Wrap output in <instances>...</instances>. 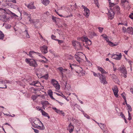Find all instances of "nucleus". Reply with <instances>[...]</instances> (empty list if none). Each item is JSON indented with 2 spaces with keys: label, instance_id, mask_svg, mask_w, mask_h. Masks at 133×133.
Returning <instances> with one entry per match:
<instances>
[{
  "label": "nucleus",
  "instance_id": "f257e3e1",
  "mask_svg": "<svg viewBox=\"0 0 133 133\" xmlns=\"http://www.w3.org/2000/svg\"><path fill=\"white\" fill-rule=\"evenodd\" d=\"M31 59L30 58H26L25 60V61L30 66H33L34 67H36L38 66V64L34 59L33 60L31 61Z\"/></svg>",
  "mask_w": 133,
  "mask_h": 133
},
{
  "label": "nucleus",
  "instance_id": "f03ea898",
  "mask_svg": "<svg viewBox=\"0 0 133 133\" xmlns=\"http://www.w3.org/2000/svg\"><path fill=\"white\" fill-rule=\"evenodd\" d=\"M33 122L32 123V126L34 128H36L39 125H42V123L40 121L39 119L37 118H35L33 119L32 120Z\"/></svg>",
  "mask_w": 133,
  "mask_h": 133
},
{
  "label": "nucleus",
  "instance_id": "7ed1b4c3",
  "mask_svg": "<svg viewBox=\"0 0 133 133\" xmlns=\"http://www.w3.org/2000/svg\"><path fill=\"white\" fill-rule=\"evenodd\" d=\"M72 43L73 45L77 49H82V45L79 42L77 41H73Z\"/></svg>",
  "mask_w": 133,
  "mask_h": 133
},
{
  "label": "nucleus",
  "instance_id": "20e7f679",
  "mask_svg": "<svg viewBox=\"0 0 133 133\" xmlns=\"http://www.w3.org/2000/svg\"><path fill=\"white\" fill-rule=\"evenodd\" d=\"M51 83L56 89L59 90L60 89V85L58 82L56 80L54 79H52L51 81Z\"/></svg>",
  "mask_w": 133,
  "mask_h": 133
},
{
  "label": "nucleus",
  "instance_id": "39448f33",
  "mask_svg": "<svg viewBox=\"0 0 133 133\" xmlns=\"http://www.w3.org/2000/svg\"><path fill=\"white\" fill-rule=\"evenodd\" d=\"M98 74L100 81L101 83H103L104 84H107V83L106 81L105 77L102 74Z\"/></svg>",
  "mask_w": 133,
  "mask_h": 133
},
{
  "label": "nucleus",
  "instance_id": "423d86ee",
  "mask_svg": "<svg viewBox=\"0 0 133 133\" xmlns=\"http://www.w3.org/2000/svg\"><path fill=\"white\" fill-rule=\"evenodd\" d=\"M82 7L84 9V15L87 17H88L90 14L89 10L85 6L82 5Z\"/></svg>",
  "mask_w": 133,
  "mask_h": 133
},
{
  "label": "nucleus",
  "instance_id": "0eeeda50",
  "mask_svg": "<svg viewBox=\"0 0 133 133\" xmlns=\"http://www.w3.org/2000/svg\"><path fill=\"white\" fill-rule=\"evenodd\" d=\"M77 39L79 40H81L83 42H85L87 43L88 42H89V43L88 44L89 45H90L91 44V42L90 40L88 39V38L86 37H82L81 38H77Z\"/></svg>",
  "mask_w": 133,
  "mask_h": 133
},
{
  "label": "nucleus",
  "instance_id": "6e6552de",
  "mask_svg": "<svg viewBox=\"0 0 133 133\" xmlns=\"http://www.w3.org/2000/svg\"><path fill=\"white\" fill-rule=\"evenodd\" d=\"M40 50L43 54H46L48 52V47L45 45H44L41 47Z\"/></svg>",
  "mask_w": 133,
  "mask_h": 133
},
{
  "label": "nucleus",
  "instance_id": "1a4fd4ad",
  "mask_svg": "<svg viewBox=\"0 0 133 133\" xmlns=\"http://www.w3.org/2000/svg\"><path fill=\"white\" fill-rule=\"evenodd\" d=\"M112 90L115 96L116 97H117L118 96V90L117 86L116 85L114 86L112 88Z\"/></svg>",
  "mask_w": 133,
  "mask_h": 133
},
{
  "label": "nucleus",
  "instance_id": "9d476101",
  "mask_svg": "<svg viewBox=\"0 0 133 133\" xmlns=\"http://www.w3.org/2000/svg\"><path fill=\"white\" fill-rule=\"evenodd\" d=\"M60 72L59 74L61 75L62 76V77L63 78L64 77V72H65L67 71V69H64L62 67H60L57 68Z\"/></svg>",
  "mask_w": 133,
  "mask_h": 133
},
{
  "label": "nucleus",
  "instance_id": "9b49d317",
  "mask_svg": "<svg viewBox=\"0 0 133 133\" xmlns=\"http://www.w3.org/2000/svg\"><path fill=\"white\" fill-rule=\"evenodd\" d=\"M122 54L120 53L118 55L116 54L113 55H112L111 57L117 60H120L122 58Z\"/></svg>",
  "mask_w": 133,
  "mask_h": 133
},
{
  "label": "nucleus",
  "instance_id": "f8f14e48",
  "mask_svg": "<svg viewBox=\"0 0 133 133\" xmlns=\"http://www.w3.org/2000/svg\"><path fill=\"white\" fill-rule=\"evenodd\" d=\"M119 70L120 72L123 74H127V72L124 66H122L119 68Z\"/></svg>",
  "mask_w": 133,
  "mask_h": 133
},
{
  "label": "nucleus",
  "instance_id": "ddd939ff",
  "mask_svg": "<svg viewBox=\"0 0 133 133\" xmlns=\"http://www.w3.org/2000/svg\"><path fill=\"white\" fill-rule=\"evenodd\" d=\"M52 109L53 110H55V112L57 113L58 114L60 115H63V116H64V113L63 111L62 110H60L57 109L55 107H52Z\"/></svg>",
  "mask_w": 133,
  "mask_h": 133
},
{
  "label": "nucleus",
  "instance_id": "4468645a",
  "mask_svg": "<svg viewBox=\"0 0 133 133\" xmlns=\"http://www.w3.org/2000/svg\"><path fill=\"white\" fill-rule=\"evenodd\" d=\"M115 13L112 10H110L108 12V16L110 19H112L114 16Z\"/></svg>",
  "mask_w": 133,
  "mask_h": 133
},
{
  "label": "nucleus",
  "instance_id": "2eb2a0df",
  "mask_svg": "<svg viewBox=\"0 0 133 133\" xmlns=\"http://www.w3.org/2000/svg\"><path fill=\"white\" fill-rule=\"evenodd\" d=\"M25 5L27 6V8L29 9H35L36 8L34 5V3H30L27 5L25 4Z\"/></svg>",
  "mask_w": 133,
  "mask_h": 133
},
{
  "label": "nucleus",
  "instance_id": "dca6fc26",
  "mask_svg": "<svg viewBox=\"0 0 133 133\" xmlns=\"http://www.w3.org/2000/svg\"><path fill=\"white\" fill-rule=\"evenodd\" d=\"M126 31V32L129 34L133 35V29L132 27H128Z\"/></svg>",
  "mask_w": 133,
  "mask_h": 133
},
{
  "label": "nucleus",
  "instance_id": "f3484780",
  "mask_svg": "<svg viewBox=\"0 0 133 133\" xmlns=\"http://www.w3.org/2000/svg\"><path fill=\"white\" fill-rule=\"evenodd\" d=\"M74 129V126L72 125L70 123L69 125L68 130H69V132L70 133H71L73 131Z\"/></svg>",
  "mask_w": 133,
  "mask_h": 133
},
{
  "label": "nucleus",
  "instance_id": "a211bd4d",
  "mask_svg": "<svg viewBox=\"0 0 133 133\" xmlns=\"http://www.w3.org/2000/svg\"><path fill=\"white\" fill-rule=\"evenodd\" d=\"M97 67L98 69L101 72L102 74L107 73L106 71L102 67L98 66Z\"/></svg>",
  "mask_w": 133,
  "mask_h": 133
},
{
  "label": "nucleus",
  "instance_id": "6ab92c4d",
  "mask_svg": "<svg viewBox=\"0 0 133 133\" xmlns=\"http://www.w3.org/2000/svg\"><path fill=\"white\" fill-rule=\"evenodd\" d=\"M50 2L49 0H42V3L45 5H47Z\"/></svg>",
  "mask_w": 133,
  "mask_h": 133
},
{
  "label": "nucleus",
  "instance_id": "aec40b11",
  "mask_svg": "<svg viewBox=\"0 0 133 133\" xmlns=\"http://www.w3.org/2000/svg\"><path fill=\"white\" fill-rule=\"evenodd\" d=\"M42 115L44 116L47 117L48 118H50V117L48 115V113L44 111L43 110H41Z\"/></svg>",
  "mask_w": 133,
  "mask_h": 133
},
{
  "label": "nucleus",
  "instance_id": "412c9836",
  "mask_svg": "<svg viewBox=\"0 0 133 133\" xmlns=\"http://www.w3.org/2000/svg\"><path fill=\"white\" fill-rule=\"evenodd\" d=\"M75 58L76 59L77 61H78L79 63H80V62L82 61V59L76 54H75Z\"/></svg>",
  "mask_w": 133,
  "mask_h": 133
},
{
  "label": "nucleus",
  "instance_id": "4be33fe9",
  "mask_svg": "<svg viewBox=\"0 0 133 133\" xmlns=\"http://www.w3.org/2000/svg\"><path fill=\"white\" fill-rule=\"evenodd\" d=\"M24 35H25L26 37L28 38H29L30 36L28 33V31L27 30H25L23 32Z\"/></svg>",
  "mask_w": 133,
  "mask_h": 133
},
{
  "label": "nucleus",
  "instance_id": "5701e85b",
  "mask_svg": "<svg viewBox=\"0 0 133 133\" xmlns=\"http://www.w3.org/2000/svg\"><path fill=\"white\" fill-rule=\"evenodd\" d=\"M36 128H37L38 129L40 130H43L45 129V127L43 125V124H42V126H40L39 125H38L37 127H36Z\"/></svg>",
  "mask_w": 133,
  "mask_h": 133
},
{
  "label": "nucleus",
  "instance_id": "b1692460",
  "mask_svg": "<svg viewBox=\"0 0 133 133\" xmlns=\"http://www.w3.org/2000/svg\"><path fill=\"white\" fill-rule=\"evenodd\" d=\"M126 104L128 108V112L131 111L132 109L130 105L129 104H128L127 103H126Z\"/></svg>",
  "mask_w": 133,
  "mask_h": 133
},
{
  "label": "nucleus",
  "instance_id": "393cba45",
  "mask_svg": "<svg viewBox=\"0 0 133 133\" xmlns=\"http://www.w3.org/2000/svg\"><path fill=\"white\" fill-rule=\"evenodd\" d=\"M99 127L102 130L104 129L105 128H106V126L105 124H102L101 123H100V125Z\"/></svg>",
  "mask_w": 133,
  "mask_h": 133
},
{
  "label": "nucleus",
  "instance_id": "a878e982",
  "mask_svg": "<svg viewBox=\"0 0 133 133\" xmlns=\"http://www.w3.org/2000/svg\"><path fill=\"white\" fill-rule=\"evenodd\" d=\"M4 34L2 31H0V40H3L4 39Z\"/></svg>",
  "mask_w": 133,
  "mask_h": 133
},
{
  "label": "nucleus",
  "instance_id": "bb28decb",
  "mask_svg": "<svg viewBox=\"0 0 133 133\" xmlns=\"http://www.w3.org/2000/svg\"><path fill=\"white\" fill-rule=\"evenodd\" d=\"M48 74L47 73L45 75L42 76L41 78H42L44 79H45L46 80H47L48 79Z\"/></svg>",
  "mask_w": 133,
  "mask_h": 133
},
{
  "label": "nucleus",
  "instance_id": "cd10ccee",
  "mask_svg": "<svg viewBox=\"0 0 133 133\" xmlns=\"http://www.w3.org/2000/svg\"><path fill=\"white\" fill-rule=\"evenodd\" d=\"M35 53V52L33 51H30L29 54L28 55H29L30 57H31L32 58H33V56H32V55L34 53Z\"/></svg>",
  "mask_w": 133,
  "mask_h": 133
},
{
  "label": "nucleus",
  "instance_id": "c85d7f7f",
  "mask_svg": "<svg viewBox=\"0 0 133 133\" xmlns=\"http://www.w3.org/2000/svg\"><path fill=\"white\" fill-rule=\"evenodd\" d=\"M49 103L48 101H45L44 102H43L42 103L43 105V109H45V108L44 107H45V105H46V104Z\"/></svg>",
  "mask_w": 133,
  "mask_h": 133
},
{
  "label": "nucleus",
  "instance_id": "c756f323",
  "mask_svg": "<svg viewBox=\"0 0 133 133\" xmlns=\"http://www.w3.org/2000/svg\"><path fill=\"white\" fill-rule=\"evenodd\" d=\"M116 11H117V13L118 14H119L120 13V8L118 6H116Z\"/></svg>",
  "mask_w": 133,
  "mask_h": 133
},
{
  "label": "nucleus",
  "instance_id": "7c9ffc66",
  "mask_svg": "<svg viewBox=\"0 0 133 133\" xmlns=\"http://www.w3.org/2000/svg\"><path fill=\"white\" fill-rule=\"evenodd\" d=\"M38 96H39L38 95V96L37 95H33L32 96L31 98L33 99V100L34 101L36 99L37 97Z\"/></svg>",
  "mask_w": 133,
  "mask_h": 133
},
{
  "label": "nucleus",
  "instance_id": "2f4dec72",
  "mask_svg": "<svg viewBox=\"0 0 133 133\" xmlns=\"http://www.w3.org/2000/svg\"><path fill=\"white\" fill-rule=\"evenodd\" d=\"M125 93L124 92L122 94V96L123 98L124 99L125 102H126V103H127V100L126 98V97L125 96Z\"/></svg>",
  "mask_w": 133,
  "mask_h": 133
},
{
  "label": "nucleus",
  "instance_id": "473e14b6",
  "mask_svg": "<svg viewBox=\"0 0 133 133\" xmlns=\"http://www.w3.org/2000/svg\"><path fill=\"white\" fill-rule=\"evenodd\" d=\"M108 44L110 46H114L117 45L114 44L111 41L109 42V43Z\"/></svg>",
  "mask_w": 133,
  "mask_h": 133
},
{
  "label": "nucleus",
  "instance_id": "72a5a7b5",
  "mask_svg": "<svg viewBox=\"0 0 133 133\" xmlns=\"http://www.w3.org/2000/svg\"><path fill=\"white\" fill-rule=\"evenodd\" d=\"M118 25H124L126 26H128V24L127 23V22H126L125 23H118Z\"/></svg>",
  "mask_w": 133,
  "mask_h": 133
},
{
  "label": "nucleus",
  "instance_id": "f704fd0d",
  "mask_svg": "<svg viewBox=\"0 0 133 133\" xmlns=\"http://www.w3.org/2000/svg\"><path fill=\"white\" fill-rule=\"evenodd\" d=\"M35 86L38 87L39 85L40 84V83L38 81H35Z\"/></svg>",
  "mask_w": 133,
  "mask_h": 133
},
{
  "label": "nucleus",
  "instance_id": "c9c22d12",
  "mask_svg": "<svg viewBox=\"0 0 133 133\" xmlns=\"http://www.w3.org/2000/svg\"><path fill=\"white\" fill-rule=\"evenodd\" d=\"M48 95L50 96H51V95H52L53 94H52V92L51 90H49L48 91Z\"/></svg>",
  "mask_w": 133,
  "mask_h": 133
},
{
  "label": "nucleus",
  "instance_id": "e433bc0d",
  "mask_svg": "<svg viewBox=\"0 0 133 133\" xmlns=\"http://www.w3.org/2000/svg\"><path fill=\"white\" fill-rule=\"evenodd\" d=\"M12 83V82L9 81L8 80H5L4 81V83H9V84H11Z\"/></svg>",
  "mask_w": 133,
  "mask_h": 133
},
{
  "label": "nucleus",
  "instance_id": "4c0bfd02",
  "mask_svg": "<svg viewBox=\"0 0 133 133\" xmlns=\"http://www.w3.org/2000/svg\"><path fill=\"white\" fill-rule=\"evenodd\" d=\"M55 40L57 41H58V43L60 45L62 43H63V41L62 40H60L58 39H56Z\"/></svg>",
  "mask_w": 133,
  "mask_h": 133
},
{
  "label": "nucleus",
  "instance_id": "58836bf2",
  "mask_svg": "<svg viewBox=\"0 0 133 133\" xmlns=\"http://www.w3.org/2000/svg\"><path fill=\"white\" fill-rule=\"evenodd\" d=\"M91 72L93 73V74L95 76V77H98L99 76V74H100L99 73H96L95 72L93 71H91Z\"/></svg>",
  "mask_w": 133,
  "mask_h": 133
},
{
  "label": "nucleus",
  "instance_id": "ea45409f",
  "mask_svg": "<svg viewBox=\"0 0 133 133\" xmlns=\"http://www.w3.org/2000/svg\"><path fill=\"white\" fill-rule=\"evenodd\" d=\"M128 113L129 117L128 118V119L129 120H130L132 119L131 116L130 112H128Z\"/></svg>",
  "mask_w": 133,
  "mask_h": 133
},
{
  "label": "nucleus",
  "instance_id": "a19ab883",
  "mask_svg": "<svg viewBox=\"0 0 133 133\" xmlns=\"http://www.w3.org/2000/svg\"><path fill=\"white\" fill-rule=\"evenodd\" d=\"M126 59L127 60V61L128 62V63H129L130 65V67H131L132 65V64H131V63L132 62L129 59Z\"/></svg>",
  "mask_w": 133,
  "mask_h": 133
},
{
  "label": "nucleus",
  "instance_id": "79ce46f5",
  "mask_svg": "<svg viewBox=\"0 0 133 133\" xmlns=\"http://www.w3.org/2000/svg\"><path fill=\"white\" fill-rule=\"evenodd\" d=\"M11 12H12L9 10V9H6V13L7 14L9 15H10L11 13Z\"/></svg>",
  "mask_w": 133,
  "mask_h": 133
},
{
  "label": "nucleus",
  "instance_id": "37998d69",
  "mask_svg": "<svg viewBox=\"0 0 133 133\" xmlns=\"http://www.w3.org/2000/svg\"><path fill=\"white\" fill-rule=\"evenodd\" d=\"M94 2L95 3L96 5L98 6V0H94Z\"/></svg>",
  "mask_w": 133,
  "mask_h": 133
},
{
  "label": "nucleus",
  "instance_id": "c03bdc74",
  "mask_svg": "<svg viewBox=\"0 0 133 133\" xmlns=\"http://www.w3.org/2000/svg\"><path fill=\"white\" fill-rule=\"evenodd\" d=\"M61 96L65 98L68 101H69V99H68L63 94H62L61 95Z\"/></svg>",
  "mask_w": 133,
  "mask_h": 133
},
{
  "label": "nucleus",
  "instance_id": "a18cd8bd",
  "mask_svg": "<svg viewBox=\"0 0 133 133\" xmlns=\"http://www.w3.org/2000/svg\"><path fill=\"white\" fill-rule=\"evenodd\" d=\"M2 18L3 19L4 21H5V20H7L6 18V16L5 15H3L2 16Z\"/></svg>",
  "mask_w": 133,
  "mask_h": 133
},
{
  "label": "nucleus",
  "instance_id": "49530a36",
  "mask_svg": "<svg viewBox=\"0 0 133 133\" xmlns=\"http://www.w3.org/2000/svg\"><path fill=\"white\" fill-rule=\"evenodd\" d=\"M109 2V5H110L111 6H113L114 5V3H111L110 2V0H108Z\"/></svg>",
  "mask_w": 133,
  "mask_h": 133
},
{
  "label": "nucleus",
  "instance_id": "de8ad7c7",
  "mask_svg": "<svg viewBox=\"0 0 133 133\" xmlns=\"http://www.w3.org/2000/svg\"><path fill=\"white\" fill-rule=\"evenodd\" d=\"M104 133H107L108 132V130L107 128H106L102 130Z\"/></svg>",
  "mask_w": 133,
  "mask_h": 133
},
{
  "label": "nucleus",
  "instance_id": "09e8293b",
  "mask_svg": "<svg viewBox=\"0 0 133 133\" xmlns=\"http://www.w3.org/2000/svg\"><path fill=\"white\" fill-rule=\"evenodd\" d=\"M122 29L124 33L126 32L127 29H126V28L125 27L123 26L122 27Z\"/></svg>",
  "mask_w": 133,
  "mask_h": 133
},
{
  "label": "nucleus",
  "instance_id": "8fccbe9b",
  "mask_svg": "<svg viewBox=\"0 0 133 133\" xmlns=\"http://www.w3.org/2000/svg\"><path fill=\"white\" fill-rule=\"evenodd\" d=\"M34 130V132L36 133H39V131L38 130L35 129L34 128H32Z\"/></svg>",
  "mask_w": 133,
  "mask_h": 133
},
{
  "label": "nucleus",
  "instance_id": "3c124183",
  "mask_svg": "<svg viewBox=\"0 0 133 133\" xmlns=\"http://www.w3.org/2000/svg\"><path fill=\"white\" fill-rule=\"evenodd\" d=\"M120 115L121 116V117L123 118L124 119H125V116L121 112V113Z\"/></svg>",
  "mask_w": 133,
  "mask_h": 133
},
{
  "label": "nucleus",
  "instance_id": "603ef678",
  "mask_svg": "<svg viewBox=\"0 0 133 133\" xmlns=\"http://www.w3.org/2000/svg\"><path fill=\"white\" fill-rule=\"evenodd\" d=\"M51 38L54 40H55V39H55V38H56V36L53 35H51Z\"/></svg>",
  "mask_w": 133,
  "mask_h": 133
},
{
  "label": "nucleus",
  "instance_id": "864d4df0",
  "mask_svg": "<svg viewBox=\"0 0 133 133\" xmlns=\"http://www.w3.org/2000/svg\"><path fill=\"white\" fill-rule=\"evenodd\" d=\"M23 15H24L28 16L29 15L26 12L24 11L23 12Z\"/></svg>",
  "mask_w": 133,
  "mask_h": 133
},
{
  "label": "nucleus",
  "instance_id": "5fc2aeb1",
  "mask_svg": "<svg viewBox=\"0 0 133 133\" xmlns=\"http://www.w3.org/2000/svg\"><path fill=\"white\" fill-rule=\"evenodd\" d=\"M98 29L99 30V32H101L102 31L103 28H102L99 27L98 28Z\"/></svg>",
  "mask_w": 133,
  "mask_h": 133
},
{
  "label": "nucleus",
  "instance_id": "6e6d98bb",
  "mask_svg": "<svg viewBox=\"0 0 133 133\" xmlns=\"http://www.w3.org/2000/svg\"><path fill=\"white\" fill-rule=\"evenodd\" d=\"M129 17L131 19H133V13H131L129 16Z\"/></svg>",
  "mask_w": 133,
  "mask_h": 133
},
{
  "label": "nucleus",
  "instance_id": "4d7b16f0",
  "mask_svg": "<svg viewBox=\"0 0 133 133\" xmlns=\"http://www.w3.org/2000/svg\"><path fill=\"white\" fill-rule=\"evenodd\" d=\"M36 108L38 111L41 110H41H42L41 109V108L39 107H36Z\"/></svg>",
  "mask_w": 133,
  "mask_h": 133
},
{
  "label": "nucleus",
  "instance_id": "13d9d810",
  "mask_svg": "<svg viewBox=\"0 0 133 133\" xmlns=\"http://www.w3.org/2000/svg\"><path fill=\"white\" fill-rule=\"evenodd\" d=\"M52 19L54 21L56 22V17H54L53 16H52Z\"/></svg>",
  "mask_w": 133,
  "mask_h": 133
},
{
  "label": "nucleus",
  "instance_id": "bf43d9fd",
  "mask_svg": "<svg viewBox=\"0 0 133 133\" xmlns=\"http://www.w3.org/2000/svg\"><path fill=\"white\" fill-rule=\"evenodd\" d=\"M79 68H80L82 69V70H81V74L82 75H84L85 73L84 72H83V71H82L83 70V69H82V68L81 67H79Z\"/></svg>",
  "mask_w": 133,
  "mask_h": 133
},
{
  "label": "nucleus",
  "instance_id": "052dcab7",
  "mask_svg": "<svg viewBox=\"0 0 133 133\" xmlns=\"http://www.w3.org/2000/svg\"><path fill=\"white\" fill-rule=\"evenodd\" d=\"M105 39L106 41L108 43H109V42H110V41H109V39L108 38V37H106V38H105Z\"/></svg>",
  "mask_w": 133,
  "mask_h": 133
},
{
  "label": "nucleus",
  "instance_id": "680f3d73",
  "mask_svg": "<svg viewBox=\"0 0 133 133\" xmlns=\"http://www.w3.org/2000/svg\"><path fill=\"white\" fill-rule=\"evenodd\" d=\"M101 36H102L104 39L106 38V37H107V35L105 34L102 35Z\"/></svg>",
  "mask_w": 133,
  "mask_h": 133
},
{
  "label": "nucleus",
  "instance_id": "e2e57ef3",
  "mask_svg": "<svg viewBox=\"0 0 133 133\" xmlns=\"http://www.w3.org/2000/svg\"><path fill=\"white\" fill-rule=\"evenodd\" d=\"M85 117H86L88 119H89L90 118V116L88 115H87V114H85L84 115Z\"/></svg>",
  "mask_w": 133,
  "mask_h": 133
},
{
  "label": "nucleus",
  "instance_id": "0e129e2a",
  "mask_svg": "<svg viewBox=\"0 0 133 133\" xmlns=\"http://www.w3.org/2000/svg\"><path fill=\"white\" fill-rule=\"evenodd\" d=\"M41 57L42 58H44L45 59V60L46 61H48V60L47 59H46L45 57H44L43 56H42V55L41 56Z\"/></svg>",
  "mask_w": 133,
  "mask_h": 133
},
{
  "label": "nucleus",
  "instance_id": "69168bd1",
  "mask_svg": "<svg viewBox=\"0 0 133 133\" xmlns=\"http://www.w3.org/2000/svg\"><path fill=\"white\" fill-rule=\"evenodd\" d=\"M11 14L14 16H16L17 17H18V16L16 14L13 12H11Z\"/></svg>",
  "mask_w": 133,
  "mask_h": 133
},
{
  "label": "nucleus",
  "instance_id": "338daca9",
  "mask_svg": "<svg viewBox=\"0 0 133 133\" xmlns=\"http://www.w3.org/2000/svg\"><path fill=\"white\" fill-rule=\"evenodd\" d=\"M39 61L40 62H44V63H46L47 61H44V60H39Z\"/></svg>",
  "mask_w": 133,
  "mask_h": 133
},
{
  "label": "nucleus",
  "instance_id": "774afa93",
  "mask_svg": "<svg viewBox=\"0 0 133 133\" xmlns=\"http://www.w3.org/2000/svg\"><path fill=\"white\" fill-rule=\"evenodd\" d=\"M30 84L31 85L35 86V81H34L33 82L30 83Z\"/></svg>",
  "mask_w": 133,
  "mask_h": 133
}]
</instances>
